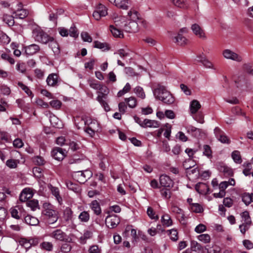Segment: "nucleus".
I'll return each instance as SVG.
<instances>
[{"instance_id": "1", "label": "nucleus", "mask_w": 253, "mask_h": 253, "mask_svg": "<svg viewBox=\"0 0 253 253\" xmlns=\"http://www.w3.org/2000/svg\"><path fill=\"white\" fill-rule=\"evenodd\" d=\"M129 18L126 20L125 17H117L115 18L114 23L119 27L123 28L126 32L135 33L138 31L137 21L139 19L138 12L134 9H130L128 12Z\"/></svg>"}, {"instance_id": "2", "label": "nucleus", "mask_w": 253, "mask_h": 253, "mask_svg": "<svg viewBox=\"0 0 253 253\" xmlns=\"http://www.w3.org/2000/svg\"><path fill=\"white\" fill-rule=\"evenodd\" d=\"M33 36L36 41L42 44H47L51 41L52 38L40 29H36L33 31Z\"/></svg>"}, {"instance_id": "3", "label": "nucleus", "mask_w": 253, "mask_h": 253, "mask_svg": "<svg viewBox=\"0 0 253 253\" xmlns=\"http://www.w3.org/2000/svg\"><path fill=\"white\" fill-rule=\"evenodd\" d=\"M98 90L100 91L98 92V94L97 97V100L104 107L106 111H108L110 110V108L105 100L107 98V94L109 92V89L106 86L101 84L100 87Z\"/></svg>"}, {"instance_id": "4", "label": "nucleus", "mask_w": 253, "mask_h": 253, "mask_svg": "<svg viewBox=\"0 0 253 253\" xmlns=\"http://www.w3.org/2000/svg\"><path fill=\"white\" fill-rule=\"evenodd\" d=\"M42 213L44 216V219L46 223L48 224L56 222L58 219L57 212L54 210L46 209L43 210Z\"/></svg>"}, {"instance_id": "5", "label": "nucleus", "mask_w": 253, "mask_h": 253, "mask_svg": "<svg viewBox=\"0 0 253 253\" xmlns=\"http://www.w3.org/2000/svg\"><path fill=\"white\" fill-rule=\"evenodd\" d=\"M222 55L227 59L232 60L238 62H240L242 61L241 56L229 49L224 50L222 51Z\"/></svg>"}, {"instance_id": "6", "label": "nucleus", "mask_w": 253, "mask_h": 253, "mask_svg": "<svg viewBox=\"0 0 253 253\" xmlns=\"http://www.w3.org/2000/svg\"><path fill=\"white\" fill-rule=\"evenodd\" d=\"M48 236L56 240L60 241H68L69 238L65 233L61 229H56L50 233Z\"/></svg>"}, {"instance_id": "7", "label": "nucleus", "mask_w": 253, "mask_h": 253, "mask_svg": "<svg viewBox=\"0 0 253 253\" xmlns=\"http://www.w3.org/2000/svg\"><path fill=\"white\" fill-rule=\"evenodd\" d=\"M120 222V219L116 214L109 215L105 219L106 226L111 229L116 227Z\"/></svg>"}, {"instance_id": "8", "label": "nucleus", "mask_w": 253, "mask_h": 253, "mask_svg": "<svg viewBox=\"0 0 253 253\" xmlns=\"http://www.w3.org/2000/svg\"><path fill=\"white\" fill-rule=\"evenodd\" d=\"M107 14L106 7L104 5L99 4L93 12L92 16L95 20H99L101 17L105 16Z\"/></svg>"}, {"instance_id": "9", "label": "nucleus", "mask_w": 253, "mask_h": 253, "mask_svg": "<svg viewBox=\"0 0 253 253\" xmlns=\"http://www.w3.org/2000/svg\"><path fill=\"white\" fill-rule=\"evenodd\" d=\"M60 81V79L57 74L51 73L48 76L46 82L48 86L55 87L59 85Z\"/></svg>"}, {"instance_id": "10", "label": "nucleus", "mask_w": 253, "mask_h": 253, "mask_svg": "<svg viewBox=\"0 0 253 253\" xmlns=\"http://www.w3.org/2000/svg\"><path fill=\"white\" fill-rule=\"evenodd\" d=\"M168 91V90H167L166 87L160 84L156 85L153 89V93L154 97L156 99L159 100L164 96V92Z\"/></svg>"}, {"instance_id": "11", "label": "nucleus", "mask_w": 253, "mask_h": 253, "mask_svg": "<svg viewBox=\"0 0 253 253\" xmlns=\"http://www.w3.org/2000/svg\"><path fill=\"white\" fill-rule=\"evenodd\" d=\"M51 156L53 158L58 161H62L66 156L65 150L60 147H55L52 150Z\"/></svg>"}, {"instance_id": "12", "label": "nucleus", "mask_w": 253, "mask_h": 253, "mask_svg": "<svg viewBox=\"0 0 253 253\" xmlns=\"http://www.w3.org/2000/svg\"><path fill=\"white\" fill-rule=\"evenodd\" d=\"M214 133L217 139L221 143L228 144L230 140L219 127H216L214 129Z\"/></svg>"}, {"instance_id": "13", "label": "nucleus", "mask_w": 253, "mask_h": 253, "mask_svg": "<svg viewBox=\"0 0 253 253\" xmlns=\"http://www.w3.org/2000/svg\"><path fill=\"white\" fill-rule=\"evenodd\" d=\"M10 211L11 216L17 219H19L22 215H24V210L20 206H17L14 208H11Z\"/></svg>"}, {"instance_id": "14", "label": "nucleus", "mask_w": 253, "mask_h": 253, "mask_svg": "<svg viewBox=\"0 0 253 253\" xmlns=\"http://www.w3.org/2000/svg\"><path fill=\"white\" fill-rule=\"evenodd\" d=\"M161 185L165 187H170L172 186L173 182L171 178L165 174L161 175L159 178Z\"/></svg>"}, {"instance_id": "15", "label": "nucleus", "mask_w": 253, "mask_h": 253, "mask_svg": "<svg viewBox=\"0 0 253 253\" xmlns=\"http://www.w3.org/2000/svg\"><path fill=\"white\" fill-rule=\"evenodd\" d=\"M116 6L123 9H127L129 6L128 0H108Z\"/></svg>"}, {"instance_id": "16", "label": "nucleus", "mask_w": 253, "mask_h": 253, "mask_svg": "<svg viewBox=\"0 0 253 253\" xmlns=\"http://www.w3.org/2000/svg\"><path fill=\"white\" fill-rule=\"evenodd\" d=\"M78 181L81 183H84L92 176L91 172L89 170L78 171Z\"/></svg>"}, {"instance_id": "17", "label": "nucleus", "mask_w": 253, "mask_h": 253, "mask_svg": "<svg viewBox=\"0 0 253 253\" xmlns=\"http://www.w3.org/2000/svg\"><path fill=\"white\" fill-rule=\"evenodd\" d=\"M110 30L114 37L120 38L124 37L123 28L119 27L115 24V25L110 26Z\"/></svg>"}, {"instance_id": "18", "label": "nucleus", "mask_w": 253, "mask_h": 253, "mask_svg": "<svg viewBox=\"0 0 253 253\" xmlns=\"http://www.w3.org/2000/svg\"><path fill=\"white\" fill-rule=\"evenodd\" d=\"M32 191L30 188H25L21 192L19 200L22 202H24L30 199L33 196Z\"/></svg>"}, {"instance_id": "19", "label": "nucleus", "mask_w": 253, "mask_h": 253, "mask_svg": "<svg viewBox=\"0 0 253 253\" xmlns=\"http://www.w3.org/2000/svg\"><path fill=\"white\" fill-rule=\"evenodd\" d=\"M40 49L39 45L32 44L25 47V52L28 55H33L38 52Z\"/></svg>"}, {"instance_id": "20", "label": "nucleus", "mask_w": 253, "mask_h": 253, "mask_svg": "<svg viewBox=\"0 0 253 253\" xmlns=\"http://www.w3.org/2000/svg\"><path fill=\"white\" fill-rule=\"evenodd\" d=\"M163 97L161 98L160 100L162 101L164 103L170 105L174 103L175 101L174 97L173 95L169 92H164Z\"/></svg>"}, {"instance_id": "21", "label": "nucleus", "mask_w": 253, "mask_h": 253, "mask_svg": "<svg viewBox=\"0 0 253 253\" xmlns=\"http://www.w3.org/2000/svg\"><path fill=\"white\" fill-rule=\"evenodd\" d=\"M191 30L194 34L199 38L205 37V33L203 30L197 24H194L191 26Z\"/></svg>"}, {"instance_id": "22", "label": "nucleus", "mask_w": 253, "mask_h": 253, "mask_svg": "<svg viewBox=\"0 0 253 253\" xmlns=\"http://www.w3.org/2000/svg\"><path fill=\"white\" fill-rule=\"evenodd\" d=\"M160 126V123L156 121L151 120L149 119H145L143 121V124L142 125V127H158Z\"/></svg>"}, {"instance_id": "23", "label": "nucleus", "mask_w": 253, "mask_h": 253, "mask_svg": "<svg viewBox=\"0 0 253 253\" xmlns=\"http://www.w3.org/2000/svg\"><path fill=\"white\" fill-rule=\"evenodd\" d=\"M49 46L52 49L55 55H58L60 53L59 45L52 37L51 41L49 42Z\"/></svg>"}, {"instance_id": "24", "label": "nucleus", "mask_w": 253, "mask_h": 253, "mask_svg": "<svg viewBox=\"0 0 253 253\" xmlns=\"http://www.w3.org/2000/svg\"><path fill=\"white\" fill-rule=\"evenodd\" d=\"M88 120H85L84 118L76 117L74 118L75 124L78 129H80L85 126V124H88Z\"/></svg>"}, {"instance_id": "25", "label": "nucleus", "mask_w": 253, "mask_h": 253, "mask_svg": "<svg viewBox=\"0 0 253 253\" xmlns=\"http://www.w3.org/2000/svg\"><path fill=\"white\" fill-rule=\"evenodd\" d=\"M188 133L191 134L195 137H198L200 136L202 130L200 128H196L192 126H189L186 127Z\"/></svg>"}, {"instance_id": "26", "label": "nucleus", "mask_w": 253, "mask_h": 253, "mask_svg": "<svg viewBox=\"0 0 253 253\" xmlns=\"http://www.w3.org/2000/svg\"><path fill=\"white\" fill-rule=\"evenodd\" d=\"M218 169L225 176H232L233 175V170L227 166L221 165L218 168Z\"/></svg>"}, {"instance_id": "27", "label": "nucleus", "mask_w": 253, "mask_h": 253, "mask_svg": "<svg viewBox=\"0 0 253 253\" xmlns=\"http://www.w3.org/2000/svg\"><path fill=\"white\" fill-rule=\"evenodd\" d=\"M201 105L200 102L197 100H193L190 104V110L192 114H196L199 109L201 108Z\"/></svg>"}, {"instance_id": "28", "label": "nucleus", "mask_w": 253, "mask_h": 253, "mask_svg": "<svg viewBox=\"0 0 253 253\" xmlns=\"http://www.w3.org/2000/svg\"><path fill=\"white\" fill-rule=\"evenodd\" d=\"M170 1L175 6L180 8H187L189 5L187 0H170Z\"/></svg>"}, {"instance_id": "29", "label": "nucleus", "mask_w": 253, "mask_h": 253, "mask_svg": "<svg viewBox=\"0 0 253 253\" xmlns=\"http://www.w3.org/2000/svg\"><path fill=\"white\" fill-rule=\"evenodd\" d=\"M161 222L164 226L169 227L172 224V221L168 214L163 215L161 217Z\"/></svg>"}, {"instance_id": "30", "label": "nucleus", "mask_w": 253, "mask_h": 253, "mask_svg": "<svg viewBox=\"0 0 253 253\" xmlns=\"http://www.w3.org/2000/svg\"><path fill=\"white\" fill-rule=\"evenodd\" d=\"M25 221L27 224L31 226L37 225L39 223V220L36 217L30 215L25 216Z\"/></svg>"}, {"instance_id": "31", "label": "nucleus", "mask_w": 253, "mask_h": 253, "mask_svg": "<svg viewBox=\"0 0 253 253\" xmlns=\"http://www.w3.org/2000/svg\"><path fill=\"white\" fill-rule=\"evenodd\" d=\"M90 207L96 215H99L101 213V208L99 203L96 200H94L91 203Z\"/></svg>"}, {"instance_id": "32", "label": "nucleus", "mask_w": 253, "mask_h": 253, "mask_svg": "<svg viewBox=\"0 0 253 253\" xmlns=\"http://www.w3.org/2000/svg\"><path fill=\"white\" fill-rule=\"evenodd\" d=\"M199 58L198 61L202 63L203 66L206 68L214 69L213 65L212 63L208 60L205 56L200 55L198 57Z\"/></svg>"}, {"instance_id": "33", "label": "nucleus", "mask_w": 253, "mask_h": 253, "mask_svg": "<svg viewBox=\"0 0 253 253\" xmlns=\"http://www.w3.org/2000/svg\"><path fill=\"white\" fill-rule=\"evenodd\" d=\"M174 39L175 40L174 42L179 45H184L187 42V40L185 37L182 36L180 33H178L177 36L174 37Z\"/></svg>"}, {"instance_id": "34", "label": "nucleus", "mask_w": 253, "mask_h": 253, "mask_svg": "<svg viewBox=\"0 0 253 253\" xmlns=\"http://www.w3.org/2000/svg\"><path fill=\"white\" fill-rule=\"evenodd\" d=\"M243 202L246 205H249L251 203L253 202V193H244L242 196Z\"/></svg>"}, {"instance_id": "35", "label": "nucleus", "mask_w": 253, "mask_h": 253, "mask_svg": "<svg viewBox=\"0 0 253 253\" xmlns=\"http://www.w3.org/2000/svg\"><path fill=\"white\" fill-rule=\"evenodd\" d=\"M191 248L193 251L197 252H202L204 250L203 247L195 241H191Z\"/></svg>"}, {"instance_id": "36", "label": "nucleus", "mask_w": 253, "mask_h": 253, "mask_svg": "<svg viewBox=\"0 0 253 253\" xmlns=\"http://www.w3.org/2000/svg\"><path fill=\"white\" fill-rule=\"evenodd\" d=\"M196 163L191 158L186 160L183 163V167L186 170L190 169L194 167Z\"/></svg>"}, {"instance_id": "37", "label": "nucleus", "mask_w": 253, "mask_h": 253, "mask_svg": "<svg viewBox=\"0 0 253 253\" xmlns=\"http://www.w3.org/2000/svg\"><path fill=\"white\" fill-rule=\"evenodd\" d=\"M2 20L9 26H12L14 24V17L8 14H4L3 15Z\"/></svg>"}, {"instance_id": "38", "label": "nucleus", "mask_w": 253, "mask_h": 253, "mask_svg": "<svg viewBox=\"0 0 253 253\" xmlns=\"http://www.w3.org/2000/svg\"><path fill=\"white\" fill-rule=\"evenodd\" d=\"M189 209L191 211L195 213H201L203 211L202 206L198 203L192 204L191 207H189Z\"/></svg>"}, {"instance_id": "39", "label": "nucleus", "mask_w": 253, "mask_h": 253, "mask_svg": "<svg viewBox=\"0 0 253 253\" xmlns=\"http://www.w3.org/2000/svg\"><path fill=\"white\" fill-rule=\"evenodd\" d=\"M241 215L242 218L243 223L246 224L247 225L251 224L252 221L248 211H245L243 212Z\"/></svg>"}, {"instance_id": "40", "label": "nucleus", "mask_w": 253, "mask_h": 253, "mask_svg": "<svg viewBox=\"0 0 253 253\" xmlns=\"http://www.w3.org/2000/svg\"><path fill=\"white\" fill-rule=\"evenodd\" d=\"M125 100L127 103L128 107L131 108L135 107L137 105V100L134 97L131 96L129 98H126Z\"/></svg>"}, {"instance_id": "41", "label": "nucleus", "mask_w": 253, "mask_h": 253, "mask_svg": "<svg viewBox=\"0 0 253 253\" xmlns=\"http://www.w3.org/2000/svg\"><path fill=\"white\" fill-rule=\"evenodd\" d=\"M133 91L138 97L141 99L145 98V94L142 87L137 86L133 89Z\"/></svg>"}, {"instance_id": "42", "label": "nucleus", "mask_w": 253, "mask_h": 253, "mask_svg": "<svg viewBox=\"0 0 253 253\" xmlns=\"http://www.w3.org/2000/svg\"><path fill=\"white\" fill-rule=\"evenodd\" d=\"M26 205L33 211H35L37 209L39 208V202L37 200H31L27 201Z\"/></svg>"}, {"instance_id": "43", "label": "nucleus", "mask_w": 253, "mask_h": 253, "mask_svg": "<svg viewBox=\"0 0 253 253\" xmlns=\"http://www.w3.org/2000/svg\"><path fill=\"white\" fill-rule=\"evenodd\" d=\"M28 15V12L27 10L22 9L20 10H17L15 12V17L20 19H23L27 16Z\"/></svg>"}, {"instance_id": "44", "label": "nucleus", "mask_w": 253, "mask_h": 253, "mask_svg": "<svg viewBox=\"0 0 253 253\" xmlns=\"http://www.w3.org/2000/svg\"><path fill=\"white\" fill-rule=\"evenodd\" d=\"M50 190L52 195L55 196L56 199L58 201L59 203L60 204L62 201V199L60 196L58 188L57 187L51 186Z\"/></svg>"}, {"instance_id": "45", "label": "nucleus", "mask_w": 253, "mask_h": 253, "mask_svg": "<svg viewBox=\"0 0 253 253\" xmlns=\"http://www.w3.org/2000/svg\"><path fill=\"white\" fill-rule=\"evenodd\" d=\"M232 158L234 161L237 164H241L242 163V159L240 153L238 151H234L232 153Z\"/></svg>"}, {"instance_id": "46", "label": "nucleus", "mask_w": 253, "mask_h": 253, "mask_svg": "<svg viewBox=\"0 0 253 253\" xmlns=\"http://www.w3.org/2000/svg\"><path fill=\"white\" fill-rule=\"evenodd\" d=\"M94 47L102 50L109 49V46L106 43L101 42L98 41L94 42Z\"/></svg>"}, {"instance_id": "47", "label": "nucleus", "mask_w": 253, "mask_h": 253, "mask_svg": "<svg viewBox=\"0 0 253 253\" xmlns=\"http://www.w3.org/2000/svg\"><path fill=\"white\" fill-rule=\"evenodd\" d=\"M129 231H131V235L132 237L135 238L136 236V231L135 229L132 228L131 225L126 226L125 229V231L123 234L125 236H127Z\"/></svg>"}, {"instance_id": "48", "label": "nucleus", "mask_w": 253, "mask_h": 253, "mask_svg": "<svg viewBox=\"0 0 253 253\" xmlns=\"http://www.w3.org/2000/svg\"><path fill=\"white\" fill-rule=\"evenodd\" d=\"M198 239L204 243H208L211 241V237L208 234H201L198 236Z\"/></svg>"}, {"instance_id": "49", "label": "nucleus", "mask_w": 253, "mask_h": 253, "mask_svg": "<svg viewBox=\"0 0 253 253\" xmlns=\"http://www.w3.org/2000/svg\"><path fill=\"white\" fill-rule=\"evenodd\" d=\"M89 214L88 212L84 211L79 215V218L82 222H87L89 219Z\"/></svg>"}, {"instance_id": "50", "label": "nucleus", "mask_w": 253, "mask_h": 253, "mask_svg": "<svg viewBox=\"0 0 253 253\" xmlns=\"http://www.w3.org/2000/svg\"><path fill=\"white\" fill-rule=\"evenodd\" d=\"M243 166L245 167L243 171L244 174L246 176L249 175L250 174V171L252 169V164L250 163H244Z\"/></svg>"}, {"instance_id": "51", "label": "nucleus", "mask_w": 253, "mask_h": 253, "mask_svg": "<svg viewBox=\"0 0 253 253\" xmlns=\"http://www.w3.org/2000/svg\"><path fill=\"white\" fill-rule=\"evenodd\" d=\"M73 212L72 210L69 208H66L64 211V218L66 221H68L72 218Z\"/></svg>"}, {"instance_id": "52", "label": "nucleus", "mask_w": 253, "mask_h": 253, "mask_svg": "<svg viewBox=\"0 0 253 253\" xmlns=\"http://www.w3.org/2000/svg\"><path fill=\"white\" fill-rule=\"evenodd\" d=\"M19 244L26 249L31 248V244L28 239L21 238L19 241Z\"/></svg>"}, {"instance_id": "53", "label": "nucleus", "mask_w": 253, "mask_h": 253, "mask_svg": "<svg viewBox=\"0 0 253 253\" xmlns=\"http://www.w3.org/2000/svg\"><path fill=\"white\" fill-rule=\"evenodd\" d=\"M18 85L19 87H20L22 88V89L29 96H31L33 95L32 92L28 88V87L24 84L22 83L18 82Z\"/></svg>"}, {"instance_id": "54", "label": "nucleus", "mask_w": 253, "mask_h": 253, "mask_svg": "<svg viewBox=\"0 0 253 253\" xmlns=\"http://www.w3.org/2000/svg\"><path fill=\"white\" fill-rule=\"evenodd\" d=\"M203 154L208 158L211 157L212 151L210 146L205 145L203 147Z\"/></svg>"}, {"instance_id": "55", "label": "nucleus", "mask_w": 253, "mask_h": 253, "mask_svg": "<svg viewBox=\"0 0 253 253\" xmlns=\"http://www.w3.org/2000/svg\"><path fill=\"white\" fill-rule=\"evenodd\" d=\"M147 213L148 216L151 219L157 220L159 218L158 215H155V213L151 207H148L147 210Z\"/></svg>"}, {"instance_id": "56", "label": "nucleus", "mask_w": 253, "mask_h": 253, "mask_svg": "<svg viewBox=\"0 0 253 253\" xmlns=\"http://www.w3.org/2000/svg\"><path fill=\"white\" fill-rule=\"evenodd\" d=\"M72 247L70 244L66 243L63 244L61 247V252L64 253H68L70 252Z\"/></svg>"}, {"instance_id": "57", "label": "nucleus", "mask_w": 253, "mask_h": 253, "mask_svg": "<svg viewBox=\"0 0 253 253\" xmlns=\"http://www.w3.org/2000/svg\"><path fill=\"white\" fill-rule=\"evenodd\" d=\"M171 211L174 213L180 214L182 218L184 217V214L183 211L176 206H173L171 209Z\"/></svg>"}, {"instance_id": "58", "label": "nucleus", "mask_w": 253, "mask_h": 253, "mask_svg": "<svg viewBox=\"0 0 253 253\" xmlns=\"http://www.w3.org/2000/svg\"><path fill=\"white\" fill-rule=\"evenodd\" d=\"M81 37L84 42H91L92 41V38L86 32H83L81 33Z\"/></svg>"}, {"instance_id": "59", "label": "nucleus", "mask_w": 253, "mask_h": 253, "mask_svg": "<svg viewBox=\"0 0 253 253\" xmlns=\"http://www.w3.org/2000/svg\"><path fill=\"white\" fill-rule=\"evenodd\" d=\"M168 231L169 232L170 238L172 241H176L178 240V232L176 230L171 229Z\"/></svg>"}, {"instance_id": "60", "label": "nucleus", "mask_w": 253, "mask_h": 253, "mask_svg": "<svg viewBox=\"0 0 253 253\" xmlns=\"http://www.w3.org/2000/svg\"><path fill=\"white\" fill-rule=\"evenodd\" d=\"M50 105L55 109H59L62 105V102L58 100H53L50 102Z\"/></svg>"}, {"instance_id": "61", "label": "nucleus", "mask_w": 253, "mask_h": 253, "mask_svg": "<svg viewBox=\"0 0 253 253\" xmlns=\"http://www.w3.org/2000/svg\"><path fill=\"white\" fill-rule=\"evenodd\" d=\"M88 82L90 87L95 90H98L100 88L101 84L98 81H89Z\"/></svg>"}, {"instance_id": "62", "label": "nucleus", "mask_w": 253, "mask_h": 253, "mask_svg": "<svg viewBox=\"0 0 253 253\" xmlns=\"http://www.w3.org/2000/svg\"><path fill=\"white\" fill-rule=\"evenodd\" d=\"M0 90L1 93L5 95H9L11 92L10 88L5 85H2L0 86Z\"/></svg>"}, {"instance_id": "63", "label": "nucleus", "mask_w": 253, "mask_h": 253, "mask_svg": "<svg viewBox=\"0 0 253 253\" xmlns=\"http://www.w3.org/2000/svg\"><path fill=\"white\" fill-rule=\"evenodd\" d=\"M41 246L42 248L48 251H50L52 250L53 248V245L50 242H43Z\"/></svg>"}, {"instance_id": "64", "label": "nucleus", "mask_w": 253, "mask_h": 253, "mask_svg": "<svg viewBox=\"0 0 253 253\" xmlns=\"http://www.w3.org/2000/svg\"><path fill=\"white\" fill-rule=\"evenodd\" d=\"M6 166L10 169H14L17 167V162L15 160L9 159L6 162Z\"/></svg>"}]
</instances>
